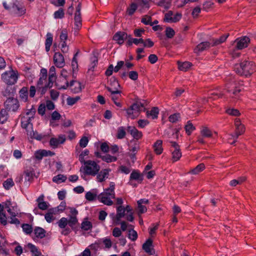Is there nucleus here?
<instances>
[{"label": "nucleus", "instance_id": "8", "mask_svg": "<svg viewBox=\"0 0 256 256\" xmlns=\"http://www.w3.org/2000/svg\"><path fill=\"white\" fill-rule=\"evenodd\" d=\"M3 80L8 85L14 84L18 80V76L14 71L6 72L2 75Z\"/></svg>", "mask_w": 256, "mask_h": 256}, {"label": "nucleus", "instance_id": "16", "mask_svg": "<svg viewBox=\"0 0 256 256\" xmlns=\"http://www.w3.org/2000/svg\"><path fill=\"white\" fill-rule=\"evenodd\" d=\"M28 135L30 136L32 138L37 140H42L48 136V134H40L36 130L34 131L33 129H26Z\"/></svg>", "mask_w": 256, "mask_h": 256}, {"label": "nucleus", "instance_id": "52", "mask_svg": "<svg viewBox=\"0 0 256 256\" xmlns=\"http://www.w3.org/2000/svg\"><path fill=\"white\" fill-rule=\"evenodd\" d=\"M78 220L76 216H70L69 220H68V224L72 228L78 224Z\"/></svg>", "mask_w": 256, "mask_h": 256}, {"label": "nucleus", "instance_id": "49", "mask_svg": "<svg viewBox=\"0 0 256 256\" xmlns=\"http://www.w3.org/2000/svg\"><path fill=\"white\" fill-rule=\"evenodd\" d=\"M150 0H138V6H140L142 8H150Z\"/></svg>", "mask_w": 256, "mask_h": 256}, {"label": "nucleus", "instance_id": "32", "mask_svg": "<svg viewBox=\"0 0 256 256\" xmlns=\"http://www.w3.org/2000/svg\"><path fill=\"white\" fill-rule=\"evenodd\" d=\"M244 132V129H236V130L234 134H231L230 136H232V142H229V143L231 144H234L236 141L237 138L239 136L242 134Z\"/></svg>", "mask_w": 256, "mask_h": 256}, {"label": "nucleus", "instance_id": "34", "mask_svg": "<svg viewBox=\"0 0 256 256\" xmlns=\"http://www.w3.org/2000/svg\"><path fill=\"white\" fill-rule=\"evenodd\" d=\"M178 69L182 71H187L192 66V64L188 62H178Z\"/></svg>", "mask_w": 256, "mask_h": 256}, {"label": "nucleus", "instance_id": "45", "mask_svg": "<svg viewBox=\"0 0 256 256\" xmlns=\"http://www.w3.org/2000/svg\"><path fill=\"white\" fill-rule=\"evenodd\" d=\"M89 150L87 149H86L80 154L78 160L81 164H83L86 162V160H85V156H88L89 154Z\"/></svg>", "mask_w": 256, "mask_h": 256}, {"label": "nucleus", "instance_id": "57", "mask_svg": "<svg viewBox=\"0 0 256 256\" xmlns=\"http://www.w3.org/2000/svg\"><path fill=\"white\" fill-rule=\"evenodd\" d=\"M64 10L62 8H60L58 10L54 12V16L56 19L62 18L64 16Z\"/></svg>", "mask_w": 256, "mask_h": 256}, {"label": "nucleus", "instance_id": "1", "mask_svg": "<svg viewBox=\"0 0 256 256\" xmlns=\"http://www.w3.org/2000/svg\"><path fill=\"white\" fill-rule=\"evenodd\" d=\"M256 70L255 64L252 61L244 60L240 64H236L234 70L240 76H251Z\"/></svg>", "mask_w": 256, "mask_h": 256}, {"label": "nucleus", "instance_id": "5", "mask_svg": "<svg viewBox=\"0 0 256 256\" xmlns=\"http://www.w3.org/2000/svg\"><path fill=\"white\" fill-rule=\"evenodd\" d=\"M169 142L170 144V150L172 152V160L176 162L182 156L180 146L176 142L170 140Z\"/></svg>", "mask_w": 256, "mask_h": 256}, {"label": "nucleus", "instance_id": "19", "mask_svg": "<svg viewBox=\"0 0 256 256\" xmlns=\"http://www.w3.org/2000/svg\"><path fill=\"white\" fill-rule=\"evenodd\" d=\"M97 198L98 200L100 202L104 204L107 206H112L113 204V202L111 200L112 198H114L113 197L106 196V194H100Z\"/></svg>", "mask_w": 256, "mask_h": 256}, {"label": "nucleus", "instance_id": "12", "mask_svg": "<svg viewBox=\"0 0 256 256\" xmlns=\"http://www.w3.org/2000/svg\"><path fill=\"white\" fill-rule=\"evenodd\" d=\"M236 84L234 80L229 83H227L226 84L227 91L232 94L231 96L232 98L238 96V94L241 91V90L239 88L236 87Z\"/></svg>", "mask_w": 256, "mask_h": 256}, {"label": "nucleus", "instance_id": "21", "mask_svg": "<svg viewBox=\"0 0 256 256\" xmlns=\"http://www.w3.org/2000/svg\"><path fill=\"white\" fill-rule=\"evenodd\" d=\"M110 170V169L106 168L98 172L96 174L97 181L100 182L104 181L106 178H108Z\"/></svg>", "mask_w": 256, "mask_h": 256}, {"label": "nucleus", "instance_id": "31", "mask_svg": "<svg viewBox=\"0 0 256 256\" xmlns=\"http://www.w3.org/2000/svg\"><path fill=\"white\" fill-rule=\"evenodd\" d=\"M46 231L40 227H36L34 229V234L38 238H42L46 236Z\"/></svg>", "mask_w": 256, "mask_h": 256}, {"label": "nucleus", "instance_id": "9", "mask_svg": "<svg viewBox=\"0 0 256 256\" xmlns=\"http://www.w3.org/2000/svg\"><path fill=\"white\" fill-rule=\"evenodd\" d=\"M66 140V138L64 134H60L58 137H52L49 141V144L53 149L59 147L60 145L64 144Z\"/></svg>", "mask_w": 256, "mask_h": 256}, {"label": "nucleus", "instance_id": "36", "mask_svg": "<svg viewBox=\"0 0 256 256\" xmlns=\"http://www.w3.org/2000/svg\"><path fill=\"white\" fill-rule=\"evenodd\" d=\"M92 228V223L86 220H84L82 223L81 224L80 228L82 230L87 231L88 230H90Z\"/></svg>", "mask_w": 256, "mask_h": 256}, {"label": "nucleus", "instance_id": "24", "mask_svg": "<svg viewBox=\"0 0 256 256\" xmlns=\"http://www.w3.org/2000/svg\"><path fill=\"white\" fill-rule=\"evenodd\" d=\"M162 140H157L153 145L154 150V152L158 155L162 154L163 148L162 146Z\"/></svg>", "mask_w": 256, "mask_h": 256}, {"label": "nucleus", "instance_id": "37", "mask_svg": "<svg viewBox=\"0 0 256 256\" xmlns=\"http://www.w3.org/2000/svg\"><path fill=\"white\" fill-rule=\"evenodd\" d=\"M178 129H168V130L166 131L164 134H167L169 138L177 139L178 138Z\"/></svg>", "mask_w": 256, "mask_h": 256}, {"label": "nucleus", "instance_id": "13", "mask_svg": "<svg viewBox=\"0 0 256 256\" xmlns=\"http://www.w3.org/2000/svg\"><path fill=\"white\" fill-rule=\"evenodd\" d=\"M105 88L108 92L114 91L118 90L120 85L115 77H112L108 80V86H106Z\"/></svg>", "mask_w": 256, "mask_h": 256}, {"label": "nucleus", "instance_id": "10", "mask_svg": "<svg viewBox=\"0 0 256 256\" xmlns=\"http://www.w3.org/2000/svg\"><path fill=\"white\" fill-rule=\"evenodd\" d=\"M234 42L236 44V48L240 50L248 47L250 42V38L246 36H242L237 38Z\"/></svg>", "mask_w": 256, "mask_h": 256}, {"label": "nucleus", "instance_id": "15", "mask_svg": "<svg viewBox=\"0 0 256 256\" xmlns=\"http://www.w3.org/2000/svg\"><path fill=\"white\" fill-rule=\"evenodd\" d=\"M128 34L124 32H116L114 36L113 40L119 44H124V41L127 39Z\"/></svg>", "mask_w": 256, "mask_h": 256}, {"label": "nucleus", "instance_id": "29", "mask_svg": "<svg viewBox=\"0 0 256 256\" xmlns=\"http://www.w3.org/2000/svg\"><path fill=\"white\" fill-rule=\"evenodd\" d=\"M19 95L20 100L24 102H26L28 99V88L24 86L19 91Z\"/></svg>", "mask_w": 256, "mask_h": 256}, {"label": "nucleus", "instance_id": "33", "mask_svg": "<svg viewBox=\"0 0 256 256\" xmlns=\"http://www.w3.org/2000/svg\"><path fill=\"white\" fill-rule=\"evenodd\" d=\"M109 92H110L109 96L110 97L113 102L118 100L122 97V92L120 90H118L114 91H110Z\"/></svg>", "mask_w": 256, "mask_h": 256}, {"label": "nucleus", "instance_id": "28", "mask_svg": "<svg viewBox=\"0 0 256 256\" xmlns=\"http://www.w3.org/2000/svg\"><path fill=\"white\" fill-rule=\"evenodd\" d=\"M54 82H50L48 80V82L44 86H37L38 91L40 92V94L44 95L46 92L48 88H50L52 86Z\"/></svg>", "mask_w": 256, "mask_h": 256}, {"label": "nucleus", "instance_id": "26", "mask_svg": "<svg viewBox=\"0 0 256 256\" xmlns=\"http://www.w3.org/2000/svg\"><path fill=\"white\" fill-rule=\"evenodd\" d=\"M159 113L158 109L157 107H154L150 111H147L146 116L148 118L152 120L157 118Z\"/></svg>", "mask_w": 256, "mask_h": 256}, {"label": "nucleus", "instance_id": "20", "mask_svg": "<svg viewBox=\"0 0 256 256\" xmlns=\"http://www.w3.org/2000/svg\"><path fill=\"white\" fill-rule=\"evenodd\" d=\"M142 249L149 255L153 254L152 240L151 238L148 239L142 244Z\"/></svg>", "mask_w": 256, "mask_h": 256}, {"label": "nucleus", "instance_id": "43", "mask_svg": "<svg viewBox=\"0 0 256 256\" xmlns=\"http://www.w3.org/2000/svg\"><path fill=\"white\" fill-rule=\"evenodd\" d=\"M8 118V114L6 110L2 109L0 111V124H4Z\"/></svg>", "mask_w": 256, "mask_h": 256}, {"label": "nucleus", "instance_id": "35", "mask_svg": "<svg viewBox=\"0 0 256 256\" xmlns=\"http://www.w3.org/2000/svg\"><path fill=\"white\" fill-rule=\"evenodd\" d=\"M246 180V176H240L237 179H234L230 180V185L232 186H236L238 184H241Z\"/></svg>", "mask_w": 256, "mask_h": 256}, {"label": "nucleus", "instance_id": "62", "mask_svg": "<svg viewBox=\"0 0 256 256\" xmlns=\"http://www.w3.org/2000/svg\"><path fill=\"white\" fill-rule=\"evenodd\" d=\"M79 99L80 98L78 96H76V98L68 97L66 100L67 104L69 106H72L76 104Z\"/></svg>", "mask_w": 256, "mask_h": 256}, {"label": "nucleus", "instance_id": "54", "mask_svg": "<svg viewBox=\"0 0 256 256\" xmlns=\"http://www.w3.org/2000/svg\"><path fill=\"white\" fill-rule=\"evenodd\" d=\"M97 196V194L88 192L86 194L85 198L88 201H93Z\"/></svg>", "mask_w": 256, "mask_h": 256}, {"label": "nucleus", "instance_id": "30", "mask_svg": "<svg viewBox=\"0 0 256 256\" xmlns=\"http://www.w3.org/2000/svg\"><path fill=\"white\" fill-rule=\"evenodd\" d=\"M53 41L52 35L50 32L46 34V38L45 42L46 50L48 52L50 50V48L52 44Z\"/></svg>", "mask_w": 256, "mask_h": 256}, {"label": "nucleus", "instance_id": "22", "mask_svg": "<svg viewBox=\"0 0 256 256\" xmlns=\"http://www.w3.org/2000/svg\"><path fill=\"white\" fill-rule=\"evenodd\" d=\"M33 119L30 117L24 116L21 118V124L22 128H32L33 126L32 121Z\"/></svg>", "mask_w": 256, "mask_h": 256}, {"label": "nucleus", "instance_id": "25", "mask_svg": "<svg viewBox=\"0 0 256 256\" xmlns=\"http://www.w3.org/2000/svg\"><path fill=\"white\" fill-rule=\"evenodd\" d=\"M24 174L25 175L24 178L26 180H28L30 182L33 181L34 176H35V172L32 168H30L26 170H24Z\"/></svg>", "mask_w": 256, "mask_h": 256}, {"label": "nucleus", "instance_id": "59", "mask_svg": "<svg viewBox=\"0 0 256 256\" xmlns=\"http://www.w3.org/2000/svg\"><path fill=\"white\" fill-rule=\"evenodd\" d=\"M223 95V94L221 92H214L210 94L208 98L209 99L216 100L217 98L221 97Z\"/></svg>", "mask_w": 256, "mask_h": 256}, {"label": "nucleus", "instance_id": "53", "mask_svg": "<svg viewBox=\"0 0 256 256\" xmlns=\"http://www.w3.org/2000/svg\"><path fill=\"white\" fill-rule=\"evenodd\" d=\"M58 224L60 228H64L68 224V220L66 218L63 217L58 220Z\"/></svg>", "mask_w": 256, "mask_h": 256}, {"label": "nucleus", "instance_id": "41", "mask_svg": "<svg viewBox=\"0 0 256 256\" xmlns=\"http://www.w3.org/2000/svg\"><path fill=\"white\" fill-rule=\"evenodd\" d=\"M130 180H140L142 181V178L138 172L134 170L130 174Z\"/></svg>", "mask_w": 256, "mask_h": 256}, {"label": "nucleus", "instance_id": "63", "mask_svg": "<svg viewBox=\"0 0 256 256\" xmlns=\"http://www.w3.org/2000/svg\"><path fill=\"white\" fill-rule=\"evenodd\" d=\"M48 203L46 202H40L38 204L39 209L44 210L48 208Z\"/></svg>", "mask_w": 256, "mask_h": 256}, {"label": "nucleus", "instance_id": "2", "mask_svg": "<svg viewBox=\"0 0 256 256\" xmlns=\"http://www.w3.org/2000/svg\"><path fill=\"white\" fill-rule=\"evenodd\" d=\"M4 208L10 215L8 217V222L11 224L18 225L20 224V220L16 217L18 214V210L16 204L12 202L10 200H6L4 202Z\"/></svg>", "mask_w": 256, "mask_h": 256}, {"label": "nucleus", "instance_id": "58", "mask_svg": "<svg viewBox=\"0 0 256 256\" xmlns=\"http://www.w3.org/2000/svg\"><path fill=\"white\" fill-rule=\"evenodd\" d=\"M88 142V138L86 136H84L80 140L79 142L80 146V148H84L86 146Z\"/></svg>", "mask_w": 256, "mask_h": 256}, {"label": "nucleus", "instance_id": "64", "mask_svg": "<svg viewBox=\"0 0 256 256\" xmlns=\"http://www.w3.org/2000/svg\"><path fill=\"white\" fill-rule=\"evenodd\" d=\"M116 215L122 218L125 216L124 207L122 206H118L116 208Z\"/></svg>", "mask_w": 256, "mask_h": 256}, {"label": "nucleus", "instance_id": "18", "mask_svg": "<svg viewBox=\"0 0 256 256\" xmlns=\"http://www.w3.org/2000/svg\"><path fill=\"white\" fill-rule=\"evenodd\" d=\"M94 156L98 158H101L102 160L108 163L116 162L117 160V158L114 156H112L108 154L104 156H102L100 152H96Z\"/></svg>", "mask_w": 256, "mask_h": 256}, {"label": "nucleus", "instance_id": "39", "mask_svg": "<svg viewBox=\"0 0 256 256\" xmlns=\"http://www.w3.org/2000/svg\"><path fill=\"white\" fill-rule=\"evenodd\" d=\"M56 80V68L54 66H52L49 70L48 80L50 82H54Z\"/></svg>", "mask_w": 256, "mask_h": 256}, {"label": "nucleus", "instance_id": "3", "mask_svg": "<svg viewBox=\"0 0 256 256\" xmlns=\"http://www.w3.org/2000/svg\"><path fill=\"white\" fill-rule=\"evenodd\" d=\"M84 166L80 168L85 175L96 176L100 170V166L94 160H88L83 163Z\"/></svg>", "mask_w": 256, "mask_h": 256}, {"label": "nucleus", "instance_id": "48", "mask_svg": "<svg viewBox=\"0 0 256 256\" xmlns=\"http://www.w3.org/2000/svg\"><path fill=\"white\" fill-rule=\"evenodd\" d=\"M180 118V113H175L171 114L168 117L169 121L172 123H175L179 120Z\"/></svg>", "mask_w": 256, "mask_h": 256}, {"label": "nucleus", "instance_id": "17", "mask_svg": "<svg viewBox=\"0 0 256 256\" xmlns=\"http://www.w3.org/2000/svg\"><path fill=\"white\" fill-rule=\"evenodd\" d=\"M54 64L58 68H62L65 64L64 56L60 52H56L54 56Z\"/></svg>", "mask_w": 256, "mask_h": 256}, {"label": "nucleus", "instance_id": "14", "mask_svg": "<svg viewBox=\"0 0 256 256\" xmlns=\"http://www.w3.org/2000/svg\"><path fill=\"white\" fill-rule=\"evenodd\" d=\"M75 85L74 88H72V90L74 93H78L80 92L81 91L82 88H81V84L80 82L72 80L70 83L69 84L68 81L66 82V85L60 88V89H66L68 86L72 87Z\"/></svg>", "mask_w": 256, "mask_h": 256}, {"label": "nucleus", "instance_id": "27", "mask_svg": "<svg viewBox=\"0 0 256 256\" xmlns=\"http://www.w3.org/2000/svg\"><path fill=\"white\" fill-rule=\"evenodd\" d=\"M210 44L209 42H205L198 44L194 49L195 52H202L210 47Z\"/></svg>", "mask_w": 256, "mask_h": 256}, {"label": "nucleus", "instance_id": "44", "mask_svg": "<svg viewBox=\"0 0 256 256\" xmlns=\"http://www.w3.org/2000/svg\"><path fill=\"white\" fill-rule=\"evenodd\" d=\"M66 180V176H64L62 174H58L53 178L52 181L57 184H60L62 182H64Z\"/></svg>", "mask_w": 256, "mask_h": 256}, {"label": "nucleus", "instance_id": "56", "mask_svg": "<svg viewBox=\"0 0 256 256\" xmlns=\"http://www.w3.org/2000/svg\"><path fill=\"white\" fill-rule=\"evenodd\" d=\"M128 238L132 241L134 242L138 238V234L133 229L128 231Z\"/></svg>", "mask_w": 256, "mask_h": 256}, {"label": "nucleus", "instance_id": "61", "mask_svg": "<svg viewBox=\"0 0 256 256\" xmlns=\"http://www.w3.org/2000/svg\"><path fill=\"white\" fill-rule=\"evenodd\" d=\"M7 219H8V218L6 217L4 212L0 213V222L1 224L6 226L8 223Z\"/></svg>", "mask_w": 256, "mask_h": 256}, {"label": "nucleus", "instance_id": "7", "mask_svg": "<svg viewBox=\"0 0 256 256\" xmlns=\"http://www.w3.org/2000/svg\"><path fill=\"white\" fill-rule=\"evenodd\" d=\"M6 110L16 112L20 108V104L16 98H8L4 104Z\"/></svg>", "mask_w": 256, "mask_h": 256}, {"label": "nucleus", "instance_id": "40", "mask_svg": "<svg viewBox=\"0 0 256 256\" xmlns=\"http://www.w3.org/2000/svg\"><path fill=\"white\" fill-rule=\"evenodd\" d=\"M228 36V34H224L221 36L219 38L213 40V43L212 44V46H214L220 44L226 41Z\"/></svg>", "mask_w": 256, "mask_h": 256}, {"label": "nucleus", "instance_id": "60", "mask_svg": "<svg viewBox=\"0 0 256 256\" xmlns=\"http://www.w3.org/2000/svg\"><path fill=\"white\" fill-rule=\"evenodd\" d=\"M137 5L136 4H132L130 6L127 8V12L128 14L131 16L134 14L135 11L137 8Z\"/></svg>", "mask_w": 256, "mask_h": 256}, {"label": "nucleus", "instance_id": "50", "mask_svg": "<svg viewBox=\"0 0 256 256\" xmlns=\"http://www.w3.org/2000/svg\"><path fill=\"white\" fill-rule=\"evenodd\" d=\"M23 231L26 234H30L32 232V228L31 225L28 224H24L22 226Z\"/></svg>", "mask_w": 256, "mask_h": 256}, {"label": "nucleus", "instance_id": "42", "mask_svg": "<svg viewBox=\"0 0 256 256\" xmlns=\"http://www.w3.org/2000/svg\"><path fill=\"white\" fill-rule=\"evenodd\" d=\"M2 184L6 190H8L14 185V183L12 178H9L4 181Z\"/></svg>", "mask_w": 256, "mask_h": 256}, {"label": "nucleus", "instance_id": "51", "mask_svg": "<svg viewBox=\"0 0 256 256\" xmlns=\"http://www.w3.org/2000/svg\"><path fill=\"white\" fill-rule=\"evenodd\" d=\"M166 36L168 38H172L174 34V30L170 27H167L165 30Z\"/></svg>", "mask_w": 256, "mask_h": 256}, {"label": "nucleus", "instance_id": "55", "mask_svg": "<svg viewBox=\"0 0 256 256\" xmlns=\"http://www.w3.org/2000/svg\"><path fill=\"white\" fill-rule=\"evenodd\" d=\"M152 21V18L150 16L146 15L144 16L142 18V22L144 24L146 25H150L151 26H152L154 25V24H152L151 22Z\"/></svg>", "mask_w": 256, "mask_h": 256}, {"label": "nucleus", "instance_id": "4", "mask_svg": "<svg viewBox=\"0 0 256 256\" xmlns=\"http://www.w3.org/2000/svg\"><path fill=\"white\" fill-rule=\"evenodd\" d=\"M144 108V106L140 102H136L133 104L130 108L126 110L128 117L132 119L137 117L140 111Z\"/></svg>", "mask_w": 256, "mask_h": 256}, {"label": "nucleus", "instance_id": "47", "mask_svg": "<svg viewBox=\"0 0 256 256\" xmlns=\"http://www.w3.org/2000/svg\"><path fill=\"white\" fill-rule=\"evenodd\" d=\"M46 150H39L36 151L34 154V156L38 160H42L44 156H46Z\"/></svg>", "mask_w": 256, "mask_h": 256}, {"label": "nucleus", "instance_id": "38", "mask_svg": "<svg viewBox=\"0 0 256 256\" xmlns=\"http://www.w3.org/2000/svg\"><path fill=\"white\" fill-rule=\"evenodd\" d=\"M205 168L204 164L202 163H201L198 164L196 167L192 169L190 173L192 174H196L202 172Z\"/></svg>", "mask_w": 256, "mask_h": 256}, {"label": "nucleus", "instance_id": "11", "mask_svg": "<svg viewBox=\"0 0 256 256\" xmlns=\"http://www.w3.org/2000/svg\"><path fill=\"white\" fill-rule=\"evenodd\" d=\"M182 16L180 13L174 14L170 10L164 14V20L168 22H176L180 20Z\"/></svg>", "mask_w": 256, "mask_h": 256}, {"label": "nucleus", "instance_id": "6", "mask_svg": "<svg viewBox=\"0 0 256 256\" xmlns=\"http://www.w3.org/2000/svg\"><path fill=\"white\" fill-rule=\"evenodd\" d=\"M10 10L12 12L18 16L24 14L26 12V9L24 4L18 0H16L13 2Z\"/></svg>", "mask_w": 256, "mask_h": 256}, {"label": "nucleus", "instance_id": "46", "mask_svg": "<svg viewBox=\"0 0 256 256\" xmlns=\"http://www.w3.org/2000/svg\"><path fill=\"white\" fill-rule=\"evenodd\" d=\"M130 134L136 140L140 139L142 136V133L141 132L138 130V129H131Z\"/></svg>", "mask_w": 256, "mask_h": 256}, {"label": "nucleus", "instance_id": "23", "mask_svg": "<svg viewBox=\"0 0 256 256\" xmlns=\"http://www.w3.org/2000/svg\"><path fill=\"white\" fill-rule=\"evenodd\" d=\"M114 188H115V184L114 182H110V187L108 188H106L104 190V192H102V194H106V196H110L111 197H113V198H115V192H114Z\"/></svg>", "mask_w": 256, "mask_h": 256}]
</instances>
